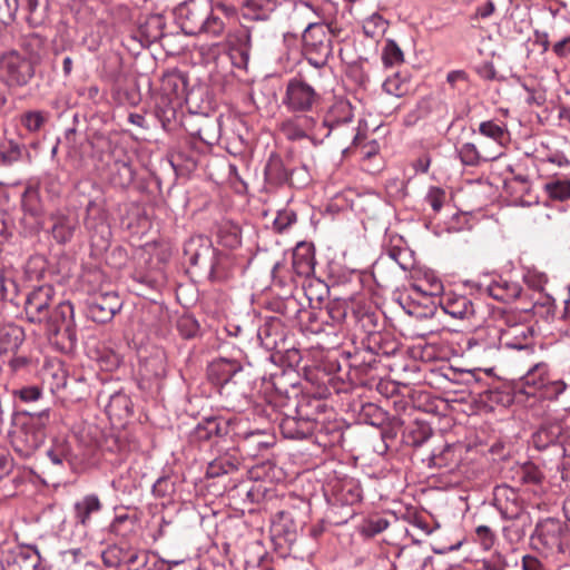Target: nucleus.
<instances>
[{"instance_id": "nucleus-1", "label": "nucleus", "mask_w": 570, "mask_h": 570, "mask_svg": "<svg viewBox=\"0 0 570 570\" xmlns=\"http://www.w3.org/2000/svg\"><path fill=\"white\" fill-rule=\"evenodd\" d=\"M174 14L177 24L188 36L219 37L225 30V23L215 14L210 0H186Z\"/></svg>"}, {"instance_id": "nucleus-2", "label": "nucleus", "mask_w": 570, "mask_h": 570, "mask_svg": "<svg viewBox=\"0 0 570 570\" xmlns=\"http://www.w3.org/2000/svg\"><path fill=\"white\" fill-rule=\"evenodd\" d=\"M522 385L527 389V394H534L542 391V395L548 399L559 396L568 387L569 383L564 377L551 380L549 375V365L540 362L531 366L521 377Z\"/></svg>"}, {"instance_id": "nucleus-3", "label": "nucleus", "mask_w": 570, "mask_h": 570, "mask_svg": "<svg viewBox=\"0 0 570 570\" xmlns=\"http://www.w3.org/2000/svg\"><path fill=\"white\" fill-rule=\"evenodd\" d=\"M320 94L304 79L295 77L286 86L284 106L293 112L309 111L318 104Z\"/></svg>"}, {"instance_id": "nucleus-4", "label": "nucleus", "mask_w": 570, "mask_h": 570, "mask_svg": "<svg viewBox=\"0 0 570 570\" xmlns=\"http://www.w3.org/2000/svg\"><path fill=\"white\" fill-rule=\"evenodd\" d=\"M33 72L31 62L17 51H10L0 57V78L9 86L27 85Z\"/></svg>"}, {"instance_id": "nucleus-5", "label": "nucleus", "mask_w": 570, "mask_h": 570, "mask_svg": "<svg viewBox=\"0 0 570 570\" xmlns=\"http://www.w3.org/2000/svg\"><path fill=\"white\" fill-rule=\"evenodd\" d=\"M353 109L350 102L345 100L336 101L326 112L323 122L320 126L314 125L311 128V135L314 139L328 137L331 131L350 124L353 120Z\"/></svg>"}, {"instance_id": "nucleus-6", "label": "nucleus", "mask_w": 570, "mask_h": 570, "mask_svg": "<svg viewBox=\"0 0 570 570\" xmlns=\"http://www.w3.org/2000/svg\"><path fill=\"white\" fill-rule=\"evenodd\" d=\"M325 495L333 507H352L361 501L362 489L358 481L345 478L330 483Z\"/></svg>"}, {"instance_id": "nucleus-7", "label": "nucleus", "mask_w": 570, "mask_h": 570, "mask_svg": "<svg viewBox=\"0 0 570 570\" xmlns=\"http://www.w3.org/2000/svg\"><path fill=\"white\" fill-rule=\"evenodd\" d=\"M306 55H332V36L328 27L318 21H309L303 32Z\"/></svg>"}, {"instance_id": "nucleus-8", "label": "nucleus", "mask_w": 570, "mask_h": 570, "mask_svg": "<svg viewBox=\"0 0 570 570\" xmlns=\"http://www.w3.org/2000/svg\"><path fill=\"white\" fill-rule=\"evenodd\" d=\"M53 288L49 285L39 286L30 292L24 303L26 317L31 323H45L49 318Z\"/></svg>"}, {"instance_id": "nucleus-9", "label": "nucleus", "mask_w": 570, "mask_h": 570, "mask_svg": "<svg viewBox=\"0 0 570 570\" xmlns=\"http://www.w3.org/2000/svg\"><path fill=\"white\" fill-rule=\"evenodd\" d=\"M102 510V503L95 493H89L73 503V517L76 523L88 528L91 524L92 517Z\"/></svg>"}, {"instance_id": "nucleus-10", "label": "nucleus", "mask_w": 570, "mask_h": 570, "mask_svg": "<svg viewBox=\"0 0 570 570\" xmlns=\"http://www.w3.org/2000/svg\"><path fill=\"white\" fill-rule=\"evenodd\" d=\"M279 429L286 439L303 440L313 434L315 423L308 417L285 416L279 423Z\"/></svg>"}, {"instance_id": "nucleus-11", "label": "nucleus", "mask_w": 570, "mask_h": 570, "mask_svg": "<svg viewBox=\"0 0 570 570\" xmlns=\"http://www.w3.org/2000/svg\"><path fill=\"white\" fill-rule=\"evenodd\" d=\"M48 331L58 334L62 328L69 331L73 325V306L69 302H61L50 311L49 318L45 321Z\"/></svg>"}, {"instance_id": "nucleus-12", "label": "nucleus", "mask_w": 570, "mask_h": 570, "mask_svg": "<svg viewBox=\"0 0 570 570\" xmlns=\"http://www.w3.org/2000/svg\"><path fill=\"white\" fill-rule=\"evenodd\" d=\"M501 345L500 331L498 328H482L466 340L469 351L490 352Z\"/></svg>"}, {"instance_id": "nucleus-13", "label": "nucleus", "mask_w": 570, "mask_h": 570, "mask_svg": "<svg viewBox=\"0 0 570 570\" xmlns=\"http://www.w3.org/2000/svg\"><path fill=\"white\" fill-rule=\"evenodd\" d=\"M542 190L550 202H568L570 200V177L564 175L550 176L543 181Z\"/></svg>"}, {"instance_id": "nucleus-14", "label": "nucleus", "mask_w": 570, "mask_h": 570, "mask_svg": "<svg viewBox=\"0 0 570 570\" xmlns=\"http://www.w3.org/2000/svg\"><path fill=\"white\" fill-rule=\"evenodd\" d=\"M443 311L454 318H469L474 314V305L463 295L448 294L442 299Z\"/></svg>"}, {"instance_id": "nucleus-15", "label": "nucleus", "mask_w": 570, "mask_h": 570, "mask_svg": "<svg viewBox=\"0 0 570 570\" xmlns=\"http://www.w3.org/2000/svg\"><path fill=\"white\" fill-rule=\"evenodd\" d=\"M487 292L497 301L510 302L519 297L521 287L517 282L499 276L487 285Z\"/></svg>"}, {"instance_id": "nucleus-16", "label": "nucleus", "mask_w": 570, "mask_h": 570, "mask_svg": "<svg viewBox=\"0 0 570 570\" xmlns=\"http://www.w3.org/2000/svg\"><path fill=\"white\" fill-rule=\"evenodd\" d=\"M315 259L312 245L301 243L293 252V269L302 277H308L314 273Z\"/></svg>"}, {"instance_id": "nucleus-17", "label": "nucleus", "mask_w": 570, "mask_h": 570, "mask_svg": "<svg viewBox=\"0 0 570 570\" xmlns=\"http://www.w3.org/2000/svg\"><path fill=\"white\" fill-rule=\"evenodd\" d=\"M501 344L512 350H525L532 344V332L525 326H512L500 334Z\"/></svg>"}, {"instance_id": "nucleus-18", "label": "nucleus", "mask_w": 570, "mask_h": 570, "mask_svg": "<svg viewBox=\"0 0 570 570\" xmlns=\"http://www.w3.org/2000/svg\"><path fill=\"white\" fill-rule=\"evenodd\" d=\"M121 304L118 295L115 293H106L98 297L91 305V313L99 321L105 322L114 317L119 312Z\"/></svg>"}, {"instance_id": "nucleus-19", "label": "nucleus", "mask_w": 570, "mask_h": 570, "mask_svg": "<svg viewBox=\"0 0 570 570\" xmlns=\"http://www.w3.org/2000/svg\"><path fill=\"white\" fill-rule=\"evenodd\" d=\"M242 370L240 365L232 360L220 358L214 361L208 367V376L216 384H226Z\"/></svg>"}, {"instance_id": "nucleus-20", "label": "nucleus", "mask_w": 570, "mask_h": 570, "mask_svg": "<svg viewBox=\"0 0 570 570\" xmlns=\"http://www.w3.org/2000/svg\"><path fill=\"white\" fill-rule=\"evenodd\" d=\"M277 0H245L244 17L249 20L265 21L277 8Z\"/></svg>"}, {"instance_id": "nucleus-21", "label": "nucleus", "mask_w": 570, "mask_h": 570, "mask_svg": "<svg viewBox=\"0 0 570 570\" xmlns=\"http://www.w3.org/2000/svg\"><path fill=\"white\" fill-rule=\"evenodd\" d=\"M461 445L446 444L440 452H433L430 461L433 466L455 469L461 461Z\"/></svg>"}, {"instance_id": "nucleus-22", "label": "nucleus", "mask_w": 570, "mask_h": 570, "mask_svg": "<svg viewBox=\"0 0 570 570\" xmlns=\"http://www.w3.org/2000/svg\"><path fill=\"white\" fill-rule=\"evenodd\" d=\"M53 220L52 236L61 244L69 242L77 227V220L62 214H55L51 216Z\"/></svg>"}, {"instance_id": "nucleus-23", "label": "nucleus", "mask_w": 570, "mask_h": 570, "mask_svg": "<svg viewBox=\"0 0 570 570\" xmlns=\"http://www.w3.org/2000/svg\"><path fill=\"white\" fill-rule=\"evenodd\" d=\"M227 423L218 417L204 419L195 429L198 440H210L213 436H223L227 433Z\"/></svg>"}, {"instance_id": "nucleus-24", "label": "nucleus", "mask_w": 570, "mask_h": 570, "mask_svg": "<svg viewBox=\"0 0 570 570\" xmlns=\"http://www.w3.org/2000/svg\"><path fill=\"white\" fill-rule=\"evenodd\" d=\"M478 132L481 137L489 139L490 141L508 144L510 139L508 128L493 120L482 121L479 125Z\"/></svg>"}, {"instance_id": "nucleus-25", "label": "nucleus", "mask_w": 570, "mask_h": 570, "mask_svg": "<svg viewBox=\"0 0 570 570\" xmlns=\"http://www.w3.org/2000/svg\"><path fill=\"white\" fill-rule=\"evenodd\" d=\"M135 177L131 165L126 160H116L111 166V181L115 186L127 187Z\"/></svg>"}, {"instance_id": "nucleus-26", "label": "nucleus", "mask_w": 570, "mask_h": 570, "mask_svg": "<svg viewBox=\"0 0 570 570\" xmlns=\"http://www.w3.org/2000/svg\"><path fill=\"white\" fill-rule=\"evenodd\" d=\"M387 29V21L380 14L374 13L363 22V31L370 38L382 37Z\"/></svg>"}, {"instance_id": "nucleus-27", "label": "nucleus", "mask_w": 570, "mask_h": 570, "mask_svg": "<svg viewBox=\"0 0 570 570\" xmlns=\"http://www.w3.org/2000/svg\"><path fill=\"white\" fill-rule=\"evenodd\" d=\"M48 114L40 110H29L21 115V125L29 132H37L46 124Z\"/></svg>"}, {"instance_id": "nucleus-28", "label": "nucleus", "mask_w": 570, "mask_h": 570, "mask_svg": "<svg viewBox=\"0 0 570 570\" xmlns=\"http://www.w3.org/2000/svg\"><path fill=\"white\" fill-rule=\"evenodd\" d=\"M266 178L275 184H282L287 180L288 175L283 167L282 160L278 157H271L265 167Z\"/></svg>"}, {"instance_id": "nucleus-29", "label": "nucleus", "mask_w": 570, "mask_h": 570, "mask_svg": "<svg viewBox=\"0 0 570 570\" xmlns=\"http://www.w3.org/2000/svg\"><path fill=\"white\" fill-rule=\"evenodd\" d=\"M460 160L465 166H478L483 161L481 151L473 142H465L458 149Z\"/></svg>"}, {"instance_id": "nucleus-30", "label": "nucleus", "mask_w": 570, "mask_h": 570, "mask_svg": "<svg viewBox=\"0 0 570 570\" xmlns=\"http://www.w3.org/2000/svg\"><path fill=\"white\" fill-rule=\"evenodd\" d=\"M505 145L504 142L480 140L478 148L481 151L483 161H493L503 155Z\"/></svg>"}, {"instance_id": "nucleus-31", "label": "nucleus", "mask_w": 570, "mask_h": 570, "mask_svg": "<svg viewBox=\"0 0 570 570\" xmlns=\"http://www.w3.org/2000/svg\"><path fill=\"white\" fill-rule=\"evenodd\" d=\"M238 461L229 456H222L209 464L208 474L217 476L219 474H227L237 469Z\"/></svg>"}, {"instance_id": "nucleus-32", "label": "nucleus", "mask_w": 570, "mask_h": 570, "mask_svg": "<svg viewBox=\"0 0 570 570\" xmlns=\"http://www.w3.org/2000/svg\"><path fill=\"white\" fill-rule=\"evenodd\" d=\"M382 60L385 66H396L403 61V52L394 40H387L383 48Z\"/></svg>"}, {"instance_id": "nucleus-33", "label": "nucleus", "mask_w": 570, "mask_h": 570, "mask_svg": "<svg viewBox=\"0 0 570 570\" xmlns=\"http://www.w3.org/2000/svg\"><path fill=\"white\" fill-rule=\"evenodd\" d=\"M39 190L36 186L29 185L22 195V207L31 215H38L39 208Z\"/></svg>"}, {"instance_id": "nucleus-34", "label": "nucleus", "mask_w": 570, "mask_h": 570, "mask_svg": "<svg viewBox=\"0 0 570 570\" xmlns=\"http://www.w3.org/2000/svg\"><path fill=\"white\" fill-rule=\"evenodd\" d=\"M47 455L55 465H61L65 461L69 460L70 450L63 441H57L47 451Z\"/></svg>"}, {"instance_id": "nucleus-35", "label": "nucleus", "mask_w": 570, "mask_h": 570, "mask_svg": "<svg viewBox=\"0 0 570 570\" xmlns=\"http://www.w3.org/2000/svg\"><path fill=\"white\" fill-rule=\"evenodd\" d=\"M523 281L529 287L541 292L548 282V277L544 273L533 268L527 269V272L523 274Z\"/></svg>"}, {"instance_id": "nucleus-36", "label": "nucleus", "mask_w": 570, "mask_h": 570, "mask_svg": "<svg viewBox=\"0 0 570 570\" xmlns=\"http://www.w3.org/2000/svg\"><path fill=\"white\" fill-rule=\"evenodd\" d=\"M389 527L387 520L374 518L365 521L361 527V533L365 537H374L383 532Z\"/></svg>"}, {"instance_id": "nucleus-37", "label": "nucleus", "mask_w": 570, "mask_h": 570, "mask_svg": "<svg viewBox=\"0 0 570 570\" xmlns=\"http://www.w3.org/2000/svg\"><path fill=\"white\" fill-rule=\"evenodd\" d=\"M521 479L524 483L539 484L543 480V473L535 464L527 462L521 466Z\"/></svg>"}, {"instance_id": "nucleus-38", "label": "nucleus", "mask_w": 570, "mask_h": 570, "mask_svg": "<svg viewBox=\"0 0 570 570\" xmlns=\"http://www.w3.org/2000/svg\"><path fill=\"white\" fill-rule=\"evenodd\" d=\"M383 90L391 95V96H395V97H401L404 95V92L406 91V85L404 83V81H402L400 79V77L397 75H394L392 77H389L384 82H383Z\"/></svg>"}, {"instance_id": "nucleus-39", "label": "nucleus", "mask_w": 570, "mask_h": 570, "mask_svg": "<svg viewBox=\"0 0 570 570\" xmlns=\"http://www.w3.org/2000/svg\"><path fill=\"white\" fill-rule=\"evenodd\" d=\"M444 199V190L438 187L430 188L425 196V202L432 207L434 212H439L442 208Z\"/></svg>"}, {"instance_id": "nucleus-40", "label": "nucleus", "mask_w": 570, "mask_h": 570, "mask_svg": "<svg viewBox=\"0 0 570 570\" xmlns=\"http://www.w3.org/2000/svg\"><path fill=\"white\" fill-rule=\"evenodd\" d=\"M556 528V523L553 521L547 520L535 528V535L544 543V544H551L557 539L554 535H549L548 533V527Z\"/></svg>"}, {"instance_id": "nucleus-41", "label": "nucleus", "mask_w": 570, "mask_h": 570, "mask_svg": "<svg viewBox=\"0 0 570 570\" xmlns=\"http://www.w3.org/2000/svg\"><path fill=\"white\" fill-rule=\"evenodd\" d=\"M0 154L3 163L12 164L20 158L21 148L18 144L10 142L9 148L2 149Z\"/></svg>"}, {"instance_id": "nucleus-42", "label": "nucleus", "mask_w": 570, "mask_h": 570, "mask_svg": "<svg viewBox=\"0 0 570 570\" xmlns=\"http://www.w3.org/2000/svg\"><path fill=\"white\" fill-rule=\"evenodd\" d=\"M17 393L23 402H33L41 396V390L38 386L22 387Z\"/></svg>"}, {"instance_id": "nucleus-43", "label": "nucleus", "mask_w": 570, "mask_h": 570, "mask_svg": "<svg viewBox=\"0 0 570 570\" xmlns=\"http://www.w3.org/2000/svg\"><path fill=\"white\" fill-rule=\"evenodd\" d=\"M326 312L333 324H340L345 318V309L340 304L327 305Z\"/></svg>"}, {"instance_id": "nucleus-44", "label": "nucleus", "mask_w": 570, "mask_h": 570, "mask_svg": "<svg viewBox=\"0 0 570 570\" xmlns=\"http://www.w3.org/2000/svg\"><path fill=\"white\" fill-rule=\"evenodd\" d=\"M495 10V4L492 0H488L484 3L479 4L475 8V18L485 19L489 18Z\"/></svg>"}, {"instance_id": "nucleus-45", "label": "nucleus", "mask_w": 570, "mask_h": 570, "mask_svg": "<svg viewBox=\"0 0 570 570\" xmlns=\"http://www.w3.org/2000/svg\"><path fill=\"white\" fill-rule=\"evenodd\" d=\"M522 570H546V567L537 557L527 554L522 558Z\"/></svg>"}, {"instance_id": "nucleus-46", "label": "nucleus", "mask_w": 570, "mask_h": 570, "mask_svg": "<svg viewBox=\"0 0 570 570\" xmlns=\"http://www.w3.org/2000/svg\"><path fill=\"white\" fill-rule=\"evenodd\" d=\"M429 281V288L422 289L421 285H416L415 288L422 291L425 295H438L442 292L443 285L436 277H431Z\"/></svg>"}, {"instance_id": "nucleus-47", "label": "nucleus", "mask_w": 570, "mask_h": 570, "mask_svg": "<svg viewBox=\"0 0 570 570\" xmlns=\"http://www.w3.org/2000/svg\"><path fill=\"white\" fill-rule=\"evenodd\" d=\"M475 533L482 540L485 548H489L493 543L492 531L487 525H479L475 529Z\"/></svg>"}, {"instance_id": "nucleus-48", "label": "nucleus", "mask_w": 570, "mask_h": 570, "mask_svg": "<svg viewBox=\"0 0 570 570\" xmlns=\"http://www.w3.org/2000/svg\"><path fill=\"white\" fill-rule=\"evenodd\" d=\"M126 564L129 570H139V568L146 564V560H140V554L138 552H130L127 556Z\"/></svg>"}, {"instance_id": "nucleus-49", "label": "nucleus", "mask_w": 570, "mask_h": 570, "mask_svg": "<svg viewBox=\"0 0 570 570\" xmlns=\"http://www.w3.org/2000/svg\"><path fill=\"white\" fill-rule=\"evenodd\" d=\"M466 79H468V76L463 70H453V71H450L446 76V81L452 87H456L460 82H465Z\"/></svg>"}, {"instance_id": "nucleus-50", "label": "nucleus", "mask_w": 570, "mask_h": 570, "mask_svg": "<svg viewBox=\"0 0 570 570\" xmlns=\"http://www.w3.org/2000/svg\"><path fill=\"white\" fill-rule=\"evenodd\" d=\"M553 51L559 57H564L570 52V36L563 38L562 40L558 41L553 46Z\"/></svg>"}, {"instance_id": "nucleus-51", "label": "nucleus", "mask_w": 570, "mask_h": 570, "mask_svg": "<svg viewBox=\"0 0 570 570\" xmlns=\"http://www.w3.org/2000/svg\"><path fill=\"white\" fill-rule=\"evenodd\" d=\"M417 432H419L420 436L414 438V440H413V445H415V446L422 445L432 434L431 429L426 425H419Z\"/></svg>"}, {"instance_id": "nucleus-52", "label": "nucleus", "mask_w": 570, "mask_h": 570, "mask_svg": "<svg viewBox=\"0 0 570 570\" xmlns=\"http://www.w3.org/2000/svg\"><path fill=\"white\" fill-rule=\"evenodd\" d=\"M330 56L307 55V61L315 68H322L326 65Z\"/></svg>"}, {"instance_id": "nucleus-53", "label": "nucleus", "mask_w": 570, "mask_h": 570, "mask_svg": "<svg viewBox=\"0 0 570 570\" xmlns=\"http://www.w3.org/2000/svg\"><path fill=\"white\" fill-rule=\"evenodd\" d=\"M286 134L291 139H301L306 136L305 130L288 125L286 127Z\"/></svg>"}, {"instance_id": "nucleus-54", "label": "nucleus", "mask_w": 570, "mask_h": 570, "mask_svg": "<svg viewBox=\"0 0 570 570\" xmlns=\"http://www.w3.org/2000/svg\"><path fill=\"white\" fill-rule=\"evenodd\" d=\"M185 326H188L190 327V330L188 331V333H186L185 335L186 336H193L195 335V333L197 332V324L194 320L191 318H183L180 322H179V327L183 328Z\"/></svg>"}, {"instance_id": "nucleus-55", "label": "nucleus", "mask_w": 570, "mask_h": 570, "mask_svg": "<svg viewBox=\"0 0 570 570\" xmlns=\"http://www.w3.org/2000/svg\"><path fill=\"white\" fill-rule=\"evenodd\" d=\"M430 167V159L428 157L419 158L415 164L414 168L416 171L426 173Z\"/></svg>"}, {"instance_id": "nucleus-56", "label": "nucleus", "mask_w": 570, "mask_h": 570, "mask_svg": "<svg viewBox=\"0 0 570 570\" xmlns=\"http://www.w3.org/2000/svg\"><path fill=\"white\" fill-rule=\"evenodd\" d=\"M42 442V439L37 436V435H32L31 439H27V449L29 451H32L35 449H37Z\"/></svg>"}, {"instance_id": "nucleus-57", "label": "nucleus", "mask_w": 570, "mask_h": 570, "mask_svg": "<svg viewBox=\"0 0 570 570\" xmlns=\"http://www.w3.org/2000/svg\"><path fill=\"white\" fill-rule=\"evenodd\" d=\"M128 120L138 127H144L145 124V117L139 114H130Z\"/></svg>"}, {"instance_id": "nucleus-58", "label": "nucleus", "mask_w": 570, "mask_h": 570, "mask_svg": "<svg viewBox=\"0 0 570 570\" xmlns=\"http://www.w3.org/2000/svg\"><path fill=\"white\" fill-rule=\"evenodd\" d=\"M62 71L65 76H69L72 71V59L70 57H65L62 61Z\"/></svg>"}, {"instance_id": "nucleus-59", "label": "nucleus", "mask_w": 570, "mask_h": 570, "mask_svg": "<svg viewBox=\"0 0 570 570\" xmlns=\"http://www.w3.org/2000/svg\"><path fill=\"white\" fill-rule=\"evenodd\" d=\"M263 335H265L266 337L268 336V327H264L259 331V337L262 338L263 341V344L267 347V348H274L276 346V343L275 342H269L268 340L264 341L263 338Z\"/></svg>"}, {"instance_id": "nucleus-60", "label": "nucleus", "mask_w": 570, "mask_h": 570, "mask_svg": "<svg viewBox=\"0 0 570 570\" xmlns=\"http://www.w3.org/2000/svg\"><path fill=\"white\" fill-rule=\"evenodd\" d=\"M501 513L504 519H509V520L515 519L519 515L518 509L512 510V511L501 510Z\"/></svg>"}, {"instance_id": "nucleus-61", "label": "nucleus", "mask_w": 570, "mask_h": 570, "mask_svg": "<svg viewBox=\"0 0 570 570\" xmlns=\"http://www.w3.org/2000/svg\"><path fill=\"white\" fill-rule=\"evenodd\" d=\"M18 557H20L22 559H26V560L27 559H32V561H33L32 562V567L33 568H35V566H36V563L38 561V558H37L36 553H33V556H29V554L24 553L23 551H21Z\"/></svg>"}, {"instance_id": "nucleus-62", "label": "nucleus", "mask_w": 570, "mask_h": 570, "mask_svg": "<svg viewBox=\"0 0 570 570\" xmlns=\"http://www.w3.org/2000/svg\"><path fill=\"white\" fill-rule=\"evenodd\" d=\"M297 9H301L303 11H311V12H314L316 14V12L314 11L313 7L311 4H308L307 2H301L297 6Z\"/></svg>"}, {"instance_id": "nucleus-63", "label": "nucleus", "mask_w": 570, "mask_h": 570, "mask_svg": "<svg viewBox=\"0 0 570 570\" xmlns=\"http://www.w3.org/2000/svg\"><path fill=\"white\" fill-rule=\"evenodd\" d=\"M89 91V97L94 98L95 96L98 95V88L96 86H92L88 89Z\"/></svg>"}, {"instance_id": "nucleus-64", "label": "nucleus", "mask_w": 570, "mask_h": 570, "mask_svg": "<svg viewBox=\"0 0 570 570\" xmlns=\"http://www.w3.org/2000/svg\"><path fill=\"white\" fill-rule=\"evenodd\" d=\"M36 7H37V1L36 0H29V10H30V12H33L36 10Z\"/></svg>"}]
</instances>
